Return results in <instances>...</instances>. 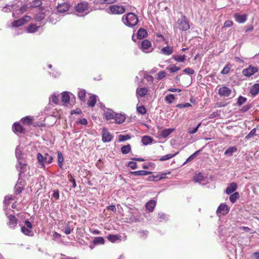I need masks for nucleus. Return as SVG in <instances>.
<instances>
[{
	"label": "nucleus",
	"instance_id": "f257e3e1",
	"mask_svg": "<svg viewBox=\"0 0 259 259\" xmlns=\"http://www.w3.org/2000/svg\"><path fill=\"white\" fill-rule=\"evenodd\" d=\"M124 24L129 27L135 26L138 22L137 16L133 13H128L126 15H124L122 18Z\"/></svg>",
	"mask_w": 259,
	"mask_h": 259
},
{
	"label": "nucleus",
	"instance_id": "f03ea898",
	"mask_svg": "<svg viewBox=\"0 0 259 259\" xmlns=\"http://www.w3.org/2000/svg\"><path fill=\"white\" fill-rule=\"evenodd\" d=\"M37 158L40 165L42 166H45V163H51L53 161V157L48 153H45V155H42L41 153L37 154Z\"/></svg>",
	"mask_w": 259,
	"mask_h": 259
},
{
	"label": "nucleus",
	"instance_id": "7ed1b4c3",
	"mask_svg": "<svg viewBox=\"0 0 259 259\" xmlns=\"http://www.w3.org/2000/svg\"><path fill=\"white\" fill-rule=\"evenodd\" d=\"M178 27L182 31H186L190 28L188 20L185 16H182V18L178 20Z\"/></svg>",
	"mask_w": 259,
	"mask_h": 259
},
{
	"label": "nucleus",
	"instance_id": "20e7f679",
	"mask_svg": "<svg viewBox=\"0 0 259 259\" xmlns=\"http://www.w3.org/2000/svg\"><path fill=\"white\" fill-rule=\"evenodd\" d=\"M109 8L111 13L115 15H121L125 12V7L121 5H113Z\"/></svg>",
	"mask_w": 259,
	"mask_h": 259
},
{
	"label": "nucleus",
	"instance_id": "39448f33",
	"mask_svg": "<svg viewBox=\"0 0 259 259\" xmlns=\"http://www.w3.org/2000/svg\"><path fill=\"white\" fill-rule=\"evenodd\" d=\"M32 228V225L31 222L26 220L25 221V226H22L21 227V231L25 235L32 236L33 232Z\"/></svg>",
	"mask_w": 259,
	"mask_h": 259
},
{
	"label": "nucleus",
	"instance_id": "423d86ee",
	"mask_svg": "<svg viewBox=\"0 0 259 259\" xmlns=\"http://www.w3.org/2000/svg\"><path fill=\"white\" fill-rule=\"evenodd\" d=\"M8 222L7 223V226L11 229H15L18 224V219L14 215L12 214H10L8 216Z\"/></svg>",
	"mask_w": 259,
	"mask_h": 259
},
{
	"label": "nucleus",
	"instance_id": "0eeeda50",
	"mask_svg": "<svg viewBox=\"0 0 259 259\" xmlns=\"http://www.w3.org/2000/svg\"><path fill=\"white\" fill-rule=\"evenodd\" d=\"M89 8V4L86 1H82L78 3L74 8L76 12L78 13H82L88 11Z\"/></svg>",
	"mask_w": 259,
	"mask_h": 259
},
{
	"label": "nucleus",
	"instance_id": "6e6552de",
	"mask_svg": "<svg viewBox=\"0 0 259 259\" xmlns=\"http://www.w3.org/2000/svg\"><path fill=\"white\" fill-rule=\"evenodd\" d=\"M31 19V17L28 15H25L23 17L20 18L18 20H14L12 25L13 27H18L21 26L27 22H28Z\"/></svg>",
	"mask_w": 259,
	"mask_h": 259
},
{
	"label": "nucleus",
	"instance_id": "1a4fd4ad",
	"mask_svg": "<svg viewBox=\"0 0 259 259\" xmlns=\"http://www.w3.org/2000/svg\"><path fill=\"white\" fill-rule=\"evenodd\" d=\"M258 71V68L257 67L249 65L248 68L242 70V74L245 76L250 77L257 72Z\"/></svg>",
	"mask_w": 259,
	"mask_h": 259
},
{
	"label": "nucleus",
	"instance_id": "9d476101",
	"mask_svg": "<svg viewBox=\"0 0 259 259\" xmlns=\"http://www.w3.org/2000/svg\"><path fill=\"white\" fill-rule=\"evenodd\" d=\"M102 137L104 142H109L113 139L112 135L105 128L102 130Z\"/></svg>",
	"mask_w": 259,
	"mask_h": 259
},
{
	"label": "nucleus",
	"instance_id": "9b49d317",
	"mask_svg": "<svg viewBox=\"0 0 259 259\" xmlns=\"http://www.w3.org/2000/svg\"><path fill=\"white\" fill-rule=\"evenodd\" d=\"M151 43L148 39L143 40L141 44V50L145 53L150 52V49L151 48ZM151 51H152V50H151Z\"/></svg>",
	"mask_w": 259,
	"mask_h": 259
},
{
	"label": "nucleus",
	"instance_id": "f8f14e48",
	"mask_svg": "<svg viewBox=\"0 0 259 259\" xmlns=\"http://www.w3.org/2000/svg\"><path fill=\"white\" fill-rule=\"evenodd\" d=\"M70 8V5L68 2H64L59 4L57 7V10L59 13H65L67 12Z\"/></svg>",
	"mask_w": 259,
	"mask_h": 259
},
{
	"label": "nucleus",
	"instance_id": "ddd939ff",
	"mask_svg": "<svg viewBox=\"0 0 259 259\" xmlns=\"http://www.w3.org/2000/svg\"><path fill=\"white\" fill-rule=\"evenodd\" d=\"M231 90L227 87H222L219 90V94L221 96L228 97L231 94Z\"/></svg>",
	"mask_w": 259,
	"mask_h": 259
},
{
	"label": "nucleus",
	"instance_id": "4468645a",
	"mask_svg": "<svg viewBox=\"0 0 259 259\" xmlns=\"http://www.w3.org/2000/svg\"><path fill=\"white\" fill-rule=\"evenodd\" d=\"M229 210L230 208L227 205L222 203L219 206L217 209V212L225 215L229 211Z\"/></svg>",
	"mask_w": 259,
	"mask_h": 259
},
{
	"label": "nucleus",
	"instance_id": "2eb2a0df",
	"mask_svg": "<svg viewBox=\"0 0 259 259\" xmlns=\"http://www.w3.org/2000/svg\"><path fill=\"white\" fill-rule=\"evenodd\" d=\"M13 131L15 133L22 134L25 133V129L20 123L15 122L13 125Z\"/></svg>",
	"mask_w": 259,
	"mask_h": 259
},
{
	"label": "nucleus",
	"instance_id": "dca6fc26",
	"mask_svg": "<svg viewBox=\"0 0 259 259\" xmlns=\"http://www.w3.org/2000/svg\"><path fill=\"white\" fill-rule=\"evenodd\" d=\"M116 113L111 109H107L104 113V117L108 120L114 119Z\"/></svg>",
	"mask_w": 259,
	"mask_h": 259
},
{
	"label": "nucleus",
	"instance_id": "f3484780",
	"mask_svg": "<svg viewBox=\"0 0 259 259\" xmlns=\"http://www.w3.org/2000/svg\"><path fill=\"white\" fill-rule=\"evenodd\" d=\"M237 189V184L235 182H232L229 185L228 187L226 189L225 193L228 195H230L235 192Z\"/></svg>",
	"mask_w": 259,
	"mask_h": 259
},
{
	"label": "nucleus",
	"instance_id": "a211bd4d",
	"mask_svg": "<svg viewBox=\"0 0 259 259\" xmlns=\"http://www.w3.org/2000/svg\"><path fill=\"white\" fill-rule=\"evenodd\" d=\"M235 21L239 23H243L247 20V15L245 14L240 15L238 13H236L234 15Z\"/></svg>",
	"mask_w": 259,
	"mask_h": 259
},
{
	"label": "nucleus",
	"instance_id": "6ab92c4d",
	"mask_svg": "<svg viewBox=\"0 0 259 259\" xmlns=\"http://www.w3.org/2000/svg\"><path fill=\"white\" fill-rule=\"evenodd\" d=\"M125 119V115L120 113H116V115L114 119V122L118 124H121L124 122Z\"/></svg>",
	"mask_w": 259,
	"mask_h": 259
},
{
	"label": "nucleus",
	"instance_id": "aec40b11",
	"mask_svg": "<svg viewBox=\"0 0 259 259\" xmlns=\"http://www.w3.org/2000/svg\"><path fill=\"white\" fill-rule=\"evenodd\" d=\"M107 238L109 241H110L112 243H114L118 240H119V241L121 240V236L118 234H117V235L109 234L107 236Z\"/></svg>",
	"mask_w": 259,
	"mask_h": 259
},
{
	"label": "nucleus",
	"instance_id": "412c9836",
	"mask_svg": "<svg viewBox=\"0 0 259 259\" xmlns=\"http://www.w3.org/2000/svg\"><path fill=\"white\" fill-rule=\"evenodd\" d=\"M156 202L154 200H151L146 204V208L149 212H152L156 206Z\"/></svg>",
	"mask_w": 259,
	"mask_h": 259
},
{
	"label": "nucleus",
	"instance_id": "4be33fe9",
	"mask_svg": "<svg viewBox=\"0 0 259 259\" xmlns=\"http://www.w3.org/2000/svg\"><path fill=\"white\" fill-rule=\"evenodd\" d=\"M161 53L165 55H170L174 51L172 47H169L168 46L163 47L161 49Z\"/></svg>",
	"mask_w": 259,
	"mask_h": 259
},
{
	"label": "nucleus",
	"instance_id": "5701e85b",
	"mask_svg": "<svg viewBox=\"0 0 259 259\" xmlns=\"http://www.w3.org/2000/svg\"><path fill=\"white\" fill-rule=\"evenodd\" d=\"M70 100V96L68 92H63L61 96V101L64 105L69 103Z\"/></svg>",
	"mask_w": 259,
	"mask_h": 259
},
{
	"label": "nucleus",
	"instance_id": "b1692460",
	"mask_svg": "<svg viewBox=\"0 0 259 259\" xmlns=\"http://www.w3.org/2000/svg\"><path fill=\"white\" fill-rule=\"evenodd\" d=\"M204 179V177L201 172L196 174L193 177V181L195 183H200L203 181Z\"/></svg>",
	"mask_w": 259,
	"mask_h": 259
},
{
	"label": "nucleus",
	"instance_id": "393cba45",
	"mask_svg": "<svg viewBox=\"0 0 259 259\" xmlns=\"http://www.w3.org/2000/svg\"><path fill=\"white\" fill-rule=\"evenodd\" d=\"M33 119V117L30 116H27L22 118L21 121L23 124L30 125L32 124Z\"/></svg>",
	"mask_w": 259,
	"mask_h": 259
},
{
	"label": "nucleus",
	"instance_id": "a878e982",
	"mask_svg": "<svg viewBox=\"0 0 259 259\" xmlns=\"http://www.w3.org/2000/svg\"><path fill=\"white\" fill-rule=\"evenodd\" d=\"M97 101L96 96L92 95L90 96L88 101V105L89 107H93L95 106Z\"/></svg>",
	"mask_w": 259,
	"mask_h": 259
},
{
	"label": "nucleus",
	"instance_id": "bb28decb",
	"mask_svg": "<svg viewBox=\"0 0 259 259\" xmlns=\"http://www.w3.org/2000/svg\"><path fill=\"white\" fill-rule=\"evenodd\" d=\"M147 35V31L143 28H140L137 32V37L138 39H142Z\"/></svg>",
	"mask_w": 259,
	"mask_h": 259
},
{
	"label": "nucleus",
	"instance_id": "cd10ccee",
	"mask_svg": "<svg viewBox=\"0 0 259 259\" xmlns=\"http://www.w3.org/2000/svg\"><path fill=\"white\" fill-rule=\"evenodd\" d=\"M64 157L62 153L60 151L57 152V163L60 168H62Z\"/></svg>",
	"mask_w": 259,
	"mask_h": 259
},
{
	"label": "nucleus",
	"instance_id": "c85d7f7f",
	"mask_svg": "<svg viewBox=\"0 0 259 259\" xmlns=\"http://www.w3.org/2000/svg\"><path fill=\"white\" fill-rule=\"evenodd\" d=\"M250 94L252 96H256L259 93V84H254L250 89Z\"/></svg>",
	"mask_w": 259,
	"mask_h": 259
},
{
	"label": "nucleus",
	"instance_id": "c756f323",
	"mask_svg": "<svg viewBox=\"0 0 259 259\" xmlns=\"http://www.w3.org/2000/svg\"><path fill=\"white\" fill-rule=\"evenodd\" d=\"M237 150V148L236 146H232L229 147L224 153L225 155L232 156L233 154L236 152Z\"/></svg>",
	"mask_w": 259,
	"mask_h": 259
},
{
	"label": "nucleus",
	"instance_id": "7c9ffc66",
	"mask_svg": "<svg viewBox=\"0 0 259 259\" xmlns=\"http://www.w3.org/2000/svg\"><path fill=\"white\" fill-rule=\"evenodd\" d=\"M148 89L146 88H141L137 90V94L141 97H144L148 93Z\"/></svg>",
	"mask_w": 259,
	"mask_h": 259
},
{
	"label": "nucleus",
	"instance_id": "2f4dec72",
	"mask_svg": "<svg viewBox=\"0 0 259 259\" xmlns=\"http://www.w3.org/2000/svg\"><path fill=\"white\" fill-rule=\"evenodd\" d=\"M174 129L173 128H166L162 131L160 135L163 138H166L168 137L173 131Z\"/></svg>",
	"mask_w": 259,
	"mask_h": 259
},
{
	"label": "nucleus",
	"instance_id": "473e14b6",
	"mask_svg": "<svg viewBox=\"0 0 259 259\" xmlns=\"http://www.w3.org/2000/svg\"><path fill=\"white\" fill-rule=\"evenodd\" d=\"M46 14L44 12H40L34 16V19L35 21L40 22L45 17Z\"/></svg>",
	"mask_w": 259,
	"mask_h": 259
},
{
	"label": "nucleus",
	"instance_id": "72a5a7b5",
	"mask_svg": "<svg viewBox=\"0 0 259 259\" xmlns=\"http://www.w3.org/2000/svg\"><path fill=\"white\" fill-rule=\"evenodd\" d=\"M39 27L35 24H31L27 28L28 33H34L37 31Z\"/></svg>",
	"mask_w": 259,
	"mask_h": 259
},
{
	"label": "nucleus",
	"instance_id": "f704fd0d",
	"mask_svg": "<svg viewBox=\"0 0 259 259\" xmlns=\"http://www.w3.org/2000/svg\"><path fill=\"white\" fill-rule=\"evenodd\" d=\"M78 96L81 101L84 102L86 96V91L84 89H80L78 93Z\"/></svg>",
	"mask_w": 259,
	"mask_h": 259
},
{
	"label": "nucleus",
	"instance_id": "c9c22d12",
	"mask_svg": "<svg viewBox=\"0 0 259 259\" xmlns=\"http://www.w3.org/2000/svg\"><path fill=\"white\" fill-rule=\"evenodd\" d=\"M29 4L31 8H35L40 7L42 5V2L40 0H35L30 3Z\"/></svg>",
	"mask_w": 259,
	"mask_h": 259
},
{
	"label": "nucleus",
	"instance_id": "e433bc0d",
	"mask_svg": "<svg viewBox=\"0 0 259 259\" xmlns=\"http://www.w3.org/2000/svg\"><path fill=\"white\" fill-rule=\"evenodd\" d=\"M93 243L94 244H103L105 243V240L102 237H96L93 240Z\"/></svg>",
	"mask_w": 259,
	"mask_h": 259
},
{
	"label": "nucleus",
	"instance_id": "4c0bfd02",
	"mask_svg": "<svg viewBox=\"0 0 259 259\" xmlns=\"http://www.w3.org/2000/svg\"><path fill=\"white\" fill-rule=\"evenodd\" d=\"M131 151V146L130 144L123 146L121 148V151L122 154H126L130 152Z\"/></svg>",
	"mask_w": 259,
	"mask_h": 259
},
{
	"label": "nucleus",
	"instance_id": "58836bf2",
	"mask_svg": "<svg viewBox=\"0 0 259 259\" xmlns=\"http://www.w3.org/2000/svg\"><path fill=\"white\" fill-rule=\"evenodd\" d=\"M186 56L184 55H174L172 58L178 62H183L186 60Z\"/></svg>",
	"mask_w": 259,
	"mask_h": 259
},
{
	"label": "nucleus",
	"instance_id": "ea45409f",
	"mask_svg": "<svg viewBox=\"0 0 259 259\" xmlns=\"http://www.w3.org/2000/svg\"><path fill=\"white\" fill-rule=\"evenodd\" d=\"M239 193L237 192H236L235 193H233V194H231V195L229 196V199L230 201L234 203L236 201V200L239 198Z\"/></svg>",
	"mask_w": 259,
	"mask_h": 259
},
{
	"label": "nucleus",
	"instance_id": "a19ab883",
	"mask_svg": "<svg viewBox=\"0 0 259 259\" xmlns=\"http://www.w3.org/2000/svg\"><path fill=\"white\" fill-rule=\"evenodd\" d=\"M153 139L147 136H144L142 139V142L145 145L151 143Z\"/></svg>",
	"mask_w": 259,
	"mask_h": 259
},
{
	"label": "nucleus",
	"instance_id": "79ce46f5",
	"mask_svg": "<svg viewBox=\"0 0 259 259\" xmlns=\"http://www.w3.org/2000/svg\"><path fill=\"white\" fill-rule=\"evenodd\" d=\"M131 174L134 176H145L148 175L149 172L145 170H138L131 171Z\"/></svg>",
	"mask_w": 259,
	"mask_h": 259
},
{
	"label": "nucleus",
	"instance_id": "37998d69",
	"mask_svg": "<svg viewBox=\"0 0 259 259\" xmlns=\"http://www.w3.org/2000/svg\"><path fill=\"white\" fill-rule=\"evenodd\" d=\"M179 153V152H177L176 153H174V154H169L165 155L162 156V157H161L160 158V161H165V160L169 159L174 157L176 155H177Z\"/></svg>",
	"mask_w": 259,
	"mask_h": 259
},
{
	"label": "nucleus",
	"instance_id": "c03bdc74",
	"mask_svg": "<svg viewBox=\"0 0 259 259\" xmlns=\"http://www.w3.org/2000/svg\"><path fill=\"white\" fill-rule=\"evenodd\" d=\"M17 167L20 169V173H24L26 171L27 164L19 162Z\"/></svg>",
	"mask_w": 259,
	"mask_h": 259
},
{
	"label": "nucleus",
	"instance_id": "a18cd8bd",
	"mask_svg": "<svg viewBox=\"0 0 259 259\" xmlns=\"http://www.w3.org/2000/svg\"><path fill=\"white\" fill-rule=\"evenodd\" d=\"M137 110L139 114L142 115L145 114L147 112V110L144 106L141 105L137 107Z\"/></svg>",
	"mask_w": 259,
	"mask_h": 259
},
{
	"label": "nucleus",
	"instance_id": "49530a36",
	"mask_svg": "<svg viewBox=\"0 0 259 259\" xmlns=\"http://www.w3.org/2000/svg\"><path fill=\"white\" fill-rule=\"evenodd\" d=\"M256 128H253L245 137L246 140L252 138L256 135Z\"/></svg>",
	"mask_w": 259,
	"mask_h": 259
},
{
	"label": "nucleus",
	"instance_id": "de8ad7c7",
	"mask_svg": "<svg viewBox=\"0 0 259 259\" xmlns=\"http://www.w3.org/2000/svg\"><path fill=\"white\" fill-rule=\"evenodd\" d=\"M166 69L169 71L171 73H175L179 71L181 68L176 65H172L171 67H167Z\"/></svg>",
	"mask_w": 259,
	"mask_h": 259
},
{
	"label": "nucleus",
	"instance_id": "09e8293b",
	"mask_svg": "<svg viewBox=\"0 0 259 259\" xmlns=\"http://www.w3.org/2000/svg\"><path fill=\"white\" fill-rule=\"evenodd\" d=\"M131 139V136L129 135H120L118 137V141L119 142H123Z\"/></svg>",
	"mask_w": 259,
	"mask_h": 259
},
{
	"label": "nucleus",
	"instance_id": "8fccbe9b",
	"mask_svg": "<svg viewBox=\"0 0 259 259\" xmlns=\"http://www.w3.org/2000/svg\"><path fill=\"white\" fill-rule=\"evenodd\" d=\"M231 69V65L227 64L223 68L221 71V73L223 74H227L229 73Z\"/></svg>",
	"mask_w": 259,
	"mask_h": 259
},
{
	"label": "nucleus",
	"instance_id": "3c124183",
	"mask_svg": "<svg viewBox=\"0 0 259 259\" xmlns=\"http://www.w3.org/2000/svg\"><path fill=\"white\" fill-rule=\"evenodd\" d=\"M246 100L247 99L246 98L240 96L238 98L237 104L238 105L240 106L244 103Z\"/></svg>",
	"mask_w": 259,
	"mask_h": 259
},
{
	"label": "nucleus",
	"instance_id": "603ef678",
	"mask_svg": "<svg viewBox=\"0 0 259 259\" xmlns=\"http://www.w3.org/2000/svg\"><path fill=\"white\" fill-rule=\"evenodd\" d=\"M174 99L175 96L173 94H170L165 97V101H167L169 104L171 103Z\"/></svg>",
	"mask_w": 259,
	"mask_h": 259
},
{
	"label": "nucleus",
	"instance_id": "864d4df0",
	"mask_svg": "<svg viewBox=\"0 0 259 259\" xmlns=\"http://www.w3.org/2000/svg\"><path fill=\"white\" fill-rule=\"evenodd\" d=\"M199 152V150L198 151H196V152H195L193 154H192V155H191L186 160V162H190L192 160H193L197 156V154L198 153V152Z\"/></svg>",
	"mask_w": 259,
	"mask_h": 259
},
{
	"label": "nucleus",
	"instance_id": "5fc2aeb1",
	"mask_svg": "<svg viewBox=\"0 0 259 259\" xmlns=\"http://www.w3.org/2000/svg\"><path fill=\"white\" fill-rule=\"evenodd\" d=\"M166 76V73L164 71H160L157 74V79L158 80H161L162 78H164Z\"/></svg>",
	"mask_w": 259,
	"mask_h": 259
},
{
	"label": "nucleus",
	"instance_id": "6e6d98bb",
	"mask_svg": "<svg viewBox=\"0 0 259 259\" xmlns=\"http://www.w3.org/2000/svg\"><path fill=\"white\" fill-rule=\"evenodd\" d=\"M68 178L69 179V181L72 184V187L73 188H75L76 187V182L75 179L73 178L72 175H69L68 176Z\"/></svg>",
	"mask_w": 259,
	"mask_h": 259
},
{
	"label": "nucleus",
	"instance_id": "4d7b16f0",
	"mask_svg": "<svg viewBox=\"0 0 259 259\" xmlns=\"http://www.w3.org/2000/svg\"><path fill=\"white\" fill-rule=\"evenodd\" d=\"M201 123H199L198 125L195 127L194 128H193V130H191L190 128L188 130V133L190 134H194L195 133H196L197 131H198V129L199 128V127L201 125Z\"/></svg>",
	"mask_w": 259,
	"mask_h": 259
},
{
	"label": "nucleus",
	"instance_id": "13d9d810",
	"mask_svg": "<svg viewBox=\"0 0 259 259\" xmlns=\"http://www.w3.org/2000/svg\"><path fill=\"white\" fill-rule=\"evenodd\" d=\"M52 101L55 104H58L59 102V95H54L52 98Z\"/></svg>",
	"mask_w": 259,
	"mask_h": 259
},
{
	"label": "nucleus",
	"instance_id": "bf43d9fd",
	"mask_svg": "<svg viewBox=\"0 0 259 259\" xmlns=\"http://www.w3.org/2000/svg\"><path fill=\"white\" fill-rule=\"evenodd\" d=\"M73 230V228H71L70 226L67 225L64 229V232L66 235L70 234Z\"/></svg>",
	"mask_w": 259,
	"mask_h": 259
},
{
	"label": "nucleus",
	"instance_id": "052dcab7",
	"mask_svg": "<svg viewBox=\"0 0 259 259\" xmlns=\"http://www.w3.org/2000/svg\"><path fill=\"white\" fill-rule=\"evenodd\" d=\"M128 165L132 169H135L137 167V164L136 162L134 161H130L128 163Z\"/></svg>",
	"mask_w": 259,
	"mask_h": 259
},
{
	"label": "nucleus",
	"instance_id": "680f3d73",
	"mask_svg": "<svg viewBox=\"0 0 259 259\" xmlns=\"http://www.w3.org/2000/svg\"><path fill=\"white\" fill-rule=\"evenodd\" d=\"M233 25V22L231 20H227L224 24V27H230Z\"/></svg>",
	"mask_w": 259,
	"mask_h": 259
},
{
	"label": "nucleus",
	"instance_id": "e2e57ef3",
	"mask_svg": "<svg viewBox=\"0 0 259 259\" xmlns=\"http://www.w3.org/2000/svg\"><path fill=\"white\" fill-rule=\"evenodd\" d=\"M52 197L55 199V200H58L59 198V191L58 190H54L53 191V194H52Z\"/></svg>",
	"mask_w": 259,
	"mask_h": 259
},
{
	"label": "nucleus",
	"instance_id": "0e129e2a",
	"mask_svg": "<svg viewBox=\"0 0 259 259\" xmlns=\"http://www.w3.org/2000/svg\"><path fill=\"white\" fill-rule=\"evenodd\" d=\"M183 71L185 72L186 73L192 75L195 72L194 69L190 68H187L185 69Z\"/></svg>",
	"mask_w": 259,
	"mask_h": 259
},
{
	"label": "nucleus",
	"instance_id": "69168bd1",
	"mask_svg": "<svg viewBox=\"0 0 259 259\" xmlns=\"http://www.w3.org/2000/svg\"><path fill=\"white\" fill-rule=\"evenodd\" d=\"M191 106V104L189 103H185V104H180L177 105V107L179 108H185Z\"/></svg>",
	"mask_w": 259,
	"mask_h": 259
},
{
	"label": "nucleus",
	"instance_id": "338daca9",
	"mask_svg": "<svg viewBox=\"0 0 259 259\" xmlns=\"http://www.w3.org/2000/svg\"><path fill=\"white\" fill-rule=\"evenodd\" d=\"M251 108V106L250 105H246L243 106L241 109L240 111L242 112H245L247 111Z\"/></svg>",
	"mask_w": 259,
	"mask_h": 259
},
{
	"label": "nucleus",
	"instance_id": "774afa93",
	"mask_svg": "<svg viewBox=\"0 0 259 259\" xmlns=\"http://www.w3.org/2000/svg\"><path fill=\"white\" fill-rule=\"evenodd\" d=\"M77 123L82 124V125H86L88 123L87 120L85 118L80 119L77 122Z\"/></svg>",
	"mask_w": 259,
	"mask_h": 259
}]
</instances>
